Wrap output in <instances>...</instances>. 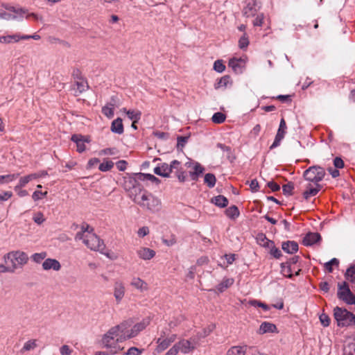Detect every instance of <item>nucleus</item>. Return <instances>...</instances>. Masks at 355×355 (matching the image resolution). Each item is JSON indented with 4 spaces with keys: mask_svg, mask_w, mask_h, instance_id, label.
Segmentation results:
<instances>
[{
    "mask_svg": "<svg viewBox=\"0 0 355 355\" xmlns=\"http://www.w3.org/2000/svg\"><path fill=\"white\" fill-rule=\"evenodd\" d=\"M150 324V319L146 318L135 324L131 329H128L132 324L131 321H124L119 324L112 327L108 331V334L104 339L107 346H111L113 336L117 337L116 341L121 343L128 339L135 337L140 331H143Z\"/></svg>",
    "mask_w": 355,
    "mask_h": 355,
    "instance_id": "f257e3e1",
    "label": "nucleus"
},
{
    "mask_svg": "<svg viewBox=\"0 0 355 355\" xmlns=\"http://www.w3.org/2000/svg\"><path fill=\"white\" fill-rule=\"evenodd\" d=\"M135 180H130L132 188L129 189V196L143 209L151 212H158L162 208L161 200L152 193L144 190L141 186L135 185Z\"/></svg>",
    "mask_w": 355,
    "mask_h": 355,
    "instance_id": "f03ea898",
    "label": "nucleus"
},
{
    "mask_svg": "<svg viewBox=\"0 0 355 355\" xmlns=\"http://www.w3.org/2000/svg\"><path fill=\"white\" fill-rule=\"evenodd\" d=\"M89 227H82V231L76 235V240H81L83 243L90 250L104 253V243L92 231L89 230Z\"/></svg>",
    "mask_w": 355,
    "mask_h": 355,
    "instance_id": "7ed1b4c3",
    "label": "nucleus"
},
{
    "mask_svg": "<svg viewBox=\"0 0 355 355\" xmlns=\"http://www.w3.org/2000/svg\"><path fill=\"white\" fill-rule=\"evenodd\" d=\"M6 264L10 263L12 266H23L28 261V254L20 250L11 251L3 257Z\"/></svg>",
    "mask_w": 355,
    "mask_h": 355,
    "instance_id": "20e7f679",
    "label": "nucleus"
},
{
    "mask_svg": "<svg viewBox=\"0 0 355 355\" xmlns=\"http://www.w3.org/2000/svg\"><path fill=\"white\" fill-rule=\"evenodd\" d=\"M334 317L338 326H349L355 324V315L345 309L336 307Z\"/></svg>",
    "mask_w": 355,
    "mask_h": 355,
    "instance_id": "39448f33",
    "label": "nucleus"
},
{
    "mask_svg": "<svg viewBox=\"0 0 355 355\" xmlns=\"http://www.w3.org/2000/svg\"><path fill=\"white\" fill-rule=\"evenodd\" d=\"M325 175V171L319 166H310L304 172V178L309 182L318 184Z\"/></svg>",
    "mask_w": 355,
    "mask_h": 355,
    "instance_id": "423d86ee",
    "label": "nucleus"
},
{
    "mask_svg": "<svg viewBox=\"0 0 355 355\" xmlns=\"http://www.w3.org/2000/svg\"><path fill=\"white\" fill-rule=\"evenodd\" d=\"M108 334V331L104 334L101 339V345L103 348L109 349V352H96L95 353V355H114L120 352L121 351L123 350L124 347L121 346L120 343L121 341H116V338L113 336L112 342L110 343V347L107 346L105 343H104V339Z\"/></svg>",
    "mask_w": 355,
    "mask_h": 355,
    "instance_id": "0eeeda50",
    "label": "nucleus"
},
{
    "mask_svg": "<svg viewBox=\"0 0 355 355\" xmlns=\"http://www.w3.org/2000/svg\"><path fill=\"white\" fill-rule=\"evenodd\" d=\"M338 297L348 304H355V295L351 292L347 282L338 284Z\"/></svg>",
    "mask_w": 355,
    "mask_h": 355,
    "instance_id": "6e6552de",
    "label": "nucleus"
},
{
    "mask_svg": "<svg viewBox=\"0 0 355 355\" xmlns=\"http://www.w3.org/2000/svg\"><path fill=\"white\" fill-rule=\"evenodd\" d=\"M180 164V162L178 160H173L170 165L166 163H163L161 166L155 168L154 173L158 175L168 178L173 169L178 168Z\"/></svg>",
    "mask_w": 355,
    "mask_h": 355,
    "instance_id": "1a4fd4ad",
    "label": "nucleus"
},
{
    "mask_svg": "<svg viewBox=\"0 0 355 355\" xmlns=\"http://www.w3.org/2000/svg\"><path fill=\"white\" fill-rule=\"evenodd\" d=\"M9 12L1 11L0 18L6 20L16 19L26 13L22 8H16L13 6L6 7Z\"/></svg>",
    "mask_w": 355,
    "mask_h": 355,
    "instance_id": "9d476101",
    "label": "nucleus"
},
{
    "mask_svg": "<svg viewBox=\"0 0 355 355\" xmlns=\"http://www.w3.org/2000/svg\"><path fill=\"white\" fill-rule=\"evenodd\" d=\"M175 344L180 352L183 354H188L196 349L198 341L196 339H182Z\"/></svg>",
    "mask_w": 355,
    "mask_h": 355,
    "instance_id": "9b49d317",
    "label": "nucleus"
},
{
    "mask_svg": "<svg viewBox=\"0 0 355 355\" xmlns=\"http://www.w3.org/2000/svg\"><path fill=\"white\" fill-rule=\"evenodd\" d=\"M177 336L175 334H172L167 338H159L157 340V347L155 348V352L158 354L162 353L165 349H166L171 343L175 342L176 340Z\"/></svg>",
    "mask_w": 355,
    "mask_h": 355,
    "instance_id": "f8f14e48",
    "label": "nucleus"
},
{
    "mask_svg": "<svg viewBox=\"0 0 355 355\" xmlns=\"http://www.w3.org/2000/svg\"><path fill=\"white\" fill-rule=\"evenodd\" d=\"M286 123L284 119H282L279 123V127L278 128L277 135L275 136V140L272 144L270 146V148L272 149L279 146L281 141L284 139L285 134L286 132Z\"/></svg>",
    "mask_w": 355,
    "mask_h": 355,
    "instance_id": "ddd939ff",
    "label": "nucleus"
},
{
    "mask_svg": "<svg viewBox=\"0 0 355 355\" xmlns=\"http://www.w3.org/2000/svg\"><path fill=\"white\" fill-rule=\"evenodd\" d=\"M118 106V99L116 97H112L110 102H108L102 108L103 114L108 118H112L114 116V110Z\"/></svg>",
    "mask_w": 355,
    "mask_h": 355,
    "instance_id": "4468645a",
    "label": "nucleus"
},
{
    "mask_svg": "<svg viewBox=\"0 0 355 355\" xmlns=\"http://www.w3.org/2000/svg\"><path fill=\"white\" fill-rule=\"evenodd\" d=\"M28 37H22L19 33L0 36V44H10L17 43L21 40H27Z\"/></svg>",
    "mask_w": 355,
    "mask_h": 355,
    "instance_id": "2eb2a0df",
    "label": "nucleus"
},
{
    "mask_svg": "<svg viewBox=\"0 0 355 355\" xmlns=\"http://www.w3.org/2000/svg\"><path fill=\"white\" fill-rule=\"evenodd\" d=\"M71 140L76 144L77 151L79 153H83L85 150V142L89 143V139L87 138H85L83 136L80 135H73L71 137Z\"/></svg>",
    "mask_w": 355,
    "mask_h": 355,
    "instance_id": "dca6fc26",
    "label": "nucleus"
},
{
    "mask_svg": "<svg viewBox=\"0 0 355 355\" xmlns=\"http://www.w3.org/2000/svg\"><path fill=\"white\" fill-rule=\"evenodd\" d=\"M88 89V84L86 80L81 77L77 78L73 87L74 95L78 96Z\"/></svg>",
    "mask_w": 355,
    "mask_h": 355,
    "instance_id": "f3484780",
    "label": "nucleus"
},
{
    "mask_svg": "<svg viewBox=\"0 0 355 355\" xmlns=\"http://www.w3.org/2000/svg\"><path fill=\"white\" fill-rule=\"evenodd\" d=\"M125 292L124 285L121 282H116L114 285V296L117 303L123 298Z\"/></svg>",
    "mask_w": 355,
    "mask_h": 355,
    "instance_id": "a211bd4d",
    "label": "nucleus"
},
{
    "mask_svg": "<svg viewBox=\"0 0 355 355\" xmlns=\"http://www.w3.org/2000/svg\"><path fill=\"white\" fill-rule=\"evenodd\" d=\"M130 284L140 292H145L148 290V284L139 277H133Z\"/></svg>",
    "mask_w": 355,
    "mask_h": 355,
    "instance_id": "6ab92c4d",
    "label": "nucleus"
},
{
    "mask_svg": "<svg viewBox=\"0 0 355 355\" xmlns=\"http://www.w3.org/2000/svg\"><path fill=\"white\" fill-rule=\"evenodd\" d=\"M258 11L257 3L254 1H250L243 9V15L246 17H254Z\"/></svg>",
    "mask_w": 355,
    "mask_h": 355,
    "instance_id": "aec40b11",
    "label": "nucleus"
},
{
    "mask_svg": "<svg viewBox=\"0 0 355 355\" xmlns=\"http://www.w3.org/2000/svg\"><path fill=\"white\" fill-rule=\"evenodd\" d=\"M282 250L288 254H293L298 250V244L293 241L283 242L282 244Z\"/></svg>",
    "mask_w": 355,
    "mask_h": 355,
    "instance_id": "412c9836",
    "label": "nucleus"
},
{
    "mask_svg": "<svg viewBox=\"0 0 355 355\" xmlns=\"http://www.w3.org/2000/svg\"><path fill=\"white\" fill-rule=\"evenodd\" d=\"M321 239L318 233H309L303 239V244L306 246L312 245Z\"/></svg>",
    "mask_w": 355,
    "mask_h": 355,
    "instance_id": "4be33fe9",
    "label": "nucleus"
},
{
    "mask_svg": "<svg viewBox=\"0 0 355 355\" xmlns=\"http://www.w3.org/2000/svg\"><path fill=\"white\" fill-rule=\"evenodd\" d=\"M321 189V186L319 184H315V187H313L311 184L306 185V189L303 192L304 198L307 200L311 196H315Z\"/></svg>",
    "mask_w": 355,
    "mask_h": 355,
    "instance_id": "5701e85b",
    "label": "nucleus"
},
{
    "mask_svg": "<svg viewBox=\"0 0 355 355\" xmlns=\"http://www.w3.org/2000/svg\"><path fill=\"white\" fill-rule=\"evenodd\" d=\"M245 61L242 58H232L230 59L228 63L230 67L232 68V69L236 71H241L242 68L243 67Z\"/></svg>",
    "mask_w": 355,
    "mask_h": 355,
    "instance_id": "b1692460",
    "label": "nucleus"
},
{
    "mask_svg": "<svg viewBox=\"0 0 355 355\" xmlns=\"http://www.w3.org/2000/svg\"><path fill=\"white\" fill-rule=\"evenodd\" d=\"M234 282V279L230 277H225L223 281L216 286L218 293H223L226 289L230 288Z\"/></svg>",
    "mask_w": 355,
    "mask_h": 355,
    "instance_id": "393cba45",
    "label": "nucleus"
},
{
    "mask_svg": "<svg viewBox=\"0 0 355 355\" xmlns=\"http://www.w3.org/2000/svg\"><path fill=\"white\" fill-rule=\"evenodd\" d=\"M139 258L144 260H149L155 255V252L148 248H141L137 251Z\"/></svg>",
    "mask_w": 355,
    "mask_h": 355,
    "instance_id": "a878e982",
    "label": "nucleus"
},
{
    "mask_svg": "<svg viewBox=\"0 0 355 355\" xmlns=\"http://www.w3.org/2000/svg\"><path fill=\"white\" fill-rule=\"evenodd\" d=\"M232 81L229 76H223L214 85L216 89H226L228 87L232 86Z\"/></svg>",
    "mask_w": 355,
    "mask_h": 355,
    "instance_id": "bb28decb",
    "label": "nucleus"
},
{
    "mask_svg": "<svg viewBox=\"0 0 355 355\" xmlns=\"http://www.w3.org/2000/svg\"><path fill=\"white\" fill-rule=\"evenodd\" d=\"M216 324L211 323L208 324L207 327L203 328L201 331H199L197 333V338L201 339L206 338L211 333L216 329Z\"/></svg>",
    "mask_w": 355,
    "mask_h": 355,
    "instance_id": "cd10ccee",
    "label": "nucleus"
},
{
    "mask_svg": "<svg viewBox=\"0 0 355 355\" xmlns=\"http://www.w3.org/2000/svg\"><path fill=\"white\" fill-rule=\"evenodd\" d=\"M276 329L277 327L274 324L264 322L259 327V334H263L268 332L272 333L275 332Z\"/></svg>",
    "mask_w": 355,
    "mask_h": 355,
    "instance_id": "c85d7f7f",
    "label": "nucleus"
},
{
    "mask_svg": "<svg viewBox=\"0 0 355 355\" xmlns=\"http://www.w3.org/2000/svg\"><path fill=\"white\" fill-rule=\"evenodd\" d=\"M111 130L112 132L119 135L123 132V125L122 123V119L121 118H117L112 121L111 125Z\"/></svg>",
    "mask_w": 355,
    "mask_h": 355,
    "instance_id": "c756f323",
    "label": "nucleus"
},
{
    "mask_svg": "<svg viewBox=\"0 0 355 355\" xmlns=\"http://www.w3.org/2000/svg\"><path fill=\"white\" fill-rule=\"evenodd\" d=\"M345 355H355V338L349 339L344 348Z\"/></svg>",
    "mask_w": 355,
    "mask_h": 355,
    "instance_id": "7c9ffc66",
    "label": "nucleus"
},
{
    "mask_svg": "<svg viewBox=\"0 0 355 355\" xmlns=\"http://www.w3.org/2000/svg\"><path fill=\"white\" fill-rule=\"evenodd\" d=\"M246 346H234L227 352V355H245Z\"/></svg>",
    "mask_w": 355,
    "mask_h": 355,
    "instance_id": "2f4dec72",
    "label": "nucleus"
},
{
    "mask_svg": "<svg viewBox=\"0 0 355 355\" xmlns=\"http://www.w3.org/2000/svg\"><path fill=\"white\" fill-rule=\"evenodd\" d=\"M122 110L125 112L128 118L134 121V122H138L141 118V113L140 111L127 110L126 108H123Z\"/></svg>",
    "mask_w": 355,
    "mask_h": 355,
    "instance_id": "473e14b6",
    "label": "nucleus"
},
{
    "mask_svg": "<svg viewBox=\"0 0 355 355\" xmlns=\"http://www.w3.org/2000/svg\"><path fill=\"white\" fill-rule=\"evenodd\" d=\"M211 202L216 206L220 207H225L227 205L228 200L223 196H218L211 199Z\"/></svg>",
    "mask_w": 355,
    "mask_h": 355,
    "instance_id": "72a5a7b5",
    "label": "nucleus"
},
{
    "mask_svg": "<svg viewBox=\"0 0 355 355\" xmlns=\"http://www.w3.org/2000/svg\"><path fill=\"white\" fill-rule=\"evenodd\" d=\"M300 271V269L293 270V268H282L281 273L286 277L291 278L293 275H298Z\"/></svg>",
    "mask_w": 355,
    "mask_h": 355,
    "instance_id": "f704fd0d",
    "label": "nucleus"
},
{
    "mask_svg": "<svg viewBox=\"0 0 355 355\" xmlns=\"http://www.w3.org/2000/svg\"><path fill=\"white\" fill-rule=\"evenodd\" d=\"M203 167L200 164L196 163L193 166V171L190 172L192 180H196L198 176L203 173Z\"/></svg>",
    "mask_w": 355,
    "mask_h": 355,
    "instance_id": "c9c22d12",
    "label": "nucleus"
},
{
    "mask_svg": "<svg viewBox=\"0 0 355 355\" xmlns=\"http://www.w3.org/2000/svg\"><path fill=\"white\" fill-rule=\"evenodd\" d=\"M345 276L348 282L355 284V268H347Z\"/></svg>",
    "mask_w": 355,
    "mask_h": 355,
    "instance_id": "e433bc0d",
    "label": "nucleus"
},
{
    "mask_svg": "<svg viewBox=\"0 0 355 355\" xmlns=\"http://www.w3.org/2000/svg\"><path fill=\"white\" fill-rule=\"evenodd\" d=\"M226 215L231 218H235L239 216V211L236 206H232L225 210Z\"/></svg>",
    "mask_w": 355,
    "mask_h": 355,
    "instance_id": "4c0bfd02",
    "label": "nucleus"
},
{
    "mask_svg": "<svg viewBox=\"0 0 355 355\" xmlns=\"http://www.w3.org/2000/svg\"><path fill=\"white\" fill-rule=\"evenodd\" d=\"M216 179L214 174L207 173L205 175V183L207 184V185L209 188H212L214 187V185L216 184Z\"/></svg>",
    "mask_w": 355,
    "mask_h": 355,
    "instance_id": "58836bf2",
    "label": "nucleus"
},
{
    "mask_svg": "<svg viewBox=\"0 0 355 355\" xmlns=\"http://www.w3.org/2000/svg\"><path fill=\"white\" fill-rule=\"evenodd\" d=\"M19 176V174H9L6 175H0V184L4 183H9L14 180L17 179Z\"/></svg>",
    "mask_w": 355,
    "mask_h": 355,
    "instance_id": "ea45409f",
    "label": "nucleus"
},
{
    "mask_svg": "<svg viewBox=\"0 0 355 355\" xmlns=\"http://www.w3.org/2000/svg\"><path fill=\"white\" fill-rule=\"evenodd\" d=\"M33 220L36 224L40 225L46 220V218L42 212L37 211L33 214Z\"/></svg>",
    "mask_w": 355,
    "mask_h": 355,
    "instance_id": "a19ab883",
    "label": "nucleus"
},
{
    "mask_svg": "<svg viewBox=\"0 0 355 355\" xmlns=\"http://www.w3.org/2000/svg\"><path fill=\"white\" fill-rule=\"evenodd\" d=\"M225 119L226 116L223 113L216 112L212 116L211 120L214 123L219 124L223 123Z\"/></svg>",
    "mask_w": 355,
    "mask_h": 355,
    "instance_id": "79ce46f5",
    "label": "nucleus"
},
{
    "mask_svg": "<svg viewBox=\"0 0 355 355\" xmlns=\"http://www.w3.org/2000/svg\"><path fill=\"white\" fill-rule=\"evenodd\" d=\"M46 252H42L40 253H35L33 254L31 259L35 263L39 264L41 263L42 260L46 259Z\"/></svg>",
    "mask_w": 355,
    "mask_h": 355,
    "instance_id": "37998d69",
    "label": "nucleus"
},
{
    "mask_svg": "<svg viewBox=\"0 0 355 355\" xmlns=\"http://www.w3.org/2000/svg\"><path fill=\"white\" fill-rule=\"evenodd\" d=\"M29 182L30 178L28 175L20 178L18 184L14 187L15 190H17L19 188L24 187Z\"/></svg>",
    "mask_w": 355,
    "mask_h": 355,
    "instance_id": "c03bdc74",
    "label": "nucleus"
},
{
    "mask_svg": "<svg viewBox=\"0 0 355 355\" xmlns=\"http://www.w3.org/2000/svg\"><path fill=\"white\" fill-rule=\"evenodd\" d=\"M36 347H37L36 340H30L24 344L22 349H21V352L29 351V350L33 349Z\"/></svg>",
    "mask_w": 355,
    "mask_h": 355,
    "instance_id": "a18cd8bd",
    "label": "nucleus"
},
{
    "mask_svg": "<svg viewBox=\"0 0 355 355\" xmlns=\"http://www.w3.org/2000/svg\"><path fill=\"white\" fill-rule=\"evenodd\" d=\"M294 189V184L293 182H288L286 184L283 185L282 191L284 194L291 196L293 194V190Z\"/></svg>",
    "mask_w": 355,
    "mask_h": 355,
    "instance_id": "49530a36",
    "label": "nucleus"
},
{
    "mask_svg": "<svg viewBox=\"0 0 355 355\" xmlns=\"http://www.w3.org/2000/svg\"><path fill=\"white\" fill-rule=\"evenodd\" d=\"M114 166V163L112 161H106L105 162L101 163L99 165V170L101 171H110Z\"/></svg>",
    "mask_w": 355,
    "mask_h": 355,
    "instance_id": "de8ad7c7",
    "label": "nucleus"
},
{
    "mask_svg": "<svg viewBox=\"0 0 355 355\" xmlns=\"http://www.w3.org/2000/svg\"><path fill=\"white\" fill-rule=\"evenodd\" d=\"M214 69L217 72L222 73L225 71V66L224 65L222 60H218L214 62Z\"/></svg>",
    "mask_w": 355,
    "mask_h": 355,
    "instance_id": "09e8293b",
    "label": "nucleus"
},
{
    "mask_svg": "<svg viewBox=\"0 0 355 355\" xmlns=\"http://www.w3.org/2000/svg\"><path fill=\"white\" fill-rule=\"evenodd\" d=\"M249 44V40L246 35V33H244L243 35L239 39V46L240 49H245L246 48Z\"/></svg>",
    "mask_w": 355,
    "mask_h": 355,
    "instance_id": "8fccbe9b",
    "label": "nucleus"
},
{
    "mask_svg": "<svg viewBox=\"0 0 355 355\" xmlns=\"http://www.w3.org/2000/svg\"><path fill=\"white\" fill-rule=\"evenodd\" d=\"M118 153V150L115 148H108L103 150H101L99 152V155H114Z\"/></svg>",
    "mask_w": 355,
    "mask_h": 355,
    "instance_id": "3c124183",
    "label": "nucleus"
},
{
    "mask_svg": "<svg viewBox=\"0 0 355 355\" xmlns=\"http://www.w3.org/2000/svg\"><path fill=\"white\" fill-rule=\"evenodd\" d=\"M42 266H60V264L56 259H46L42 263Z\"/></svg>",
    "mask_w": 355,
    "mask_h": 355,
    "instance_id": "603ef678",
    "label": "nucleus"
},
{
    "mask_svg": "<svg viewBox=\"0 0 355 355\" xmlns=\"http://www.w3.org/2000/svg\"><path fill=\"white\" fill-rule=\"evenodd\" d=\"M47 191L42 192L40 191H35L32 195V198L34 201H37L41 199V196L46 197L47 196Z\"/></svg>",
    "mask_w": 355,
    "mask_h": 355,
    "instance_id": "864d4df0",
    "label": "nucleus"
},
{
    "mask_svg": "<svg viewBox=\"0 0 355 355\" xmlns=\"http://www.w3.org/2000/svg\"><path fill=\"white\" fill-rule=\"evenodd\" d=\"M149 232H150L149 228L146 226H144L138 230L137 235L139 237L143 238V237L147 236L149 234Z\"/></svg>",
    "mask_w": 355,
    "mask_h": 355,
    "instance_id": "5fc2aeb1",
    "label": "nucleus"
},
{
    "mask_svg": "<svg viewBox=\"0 0 355 355\" xmlns=\"http://www.w3.org/2000/svg\"><path fill=\"white\" fill-rule=\"evenodd\" d=\"M320 320L324 327H328L329 325L330 318L327 315L324 313L321 314L320 315Z\"/></svg>",
    "mask_w": 355,
    "mask_h": 355,
    "instance_id": "6e6d98bb",
    "label": "nucleus"
},
{
    "mask_svg": "<svg viewBox=\"0 0 355 355\" xmlns=\"http://www.w3.org/2000/svg\"><path fill=\"white\" fill-rule=\"evenodd\" d=\"M178 171L176 172L177 177L180 182H184L187 180V174L182 169L176 168Z\"/></svg>",
    "mask_w": 355,
    "mask_h": 355,
    "instance_id": "4d7b16f0",
    "label": "nucleus"
},
{
    "mask_svg": "<svg viewBox=\"0 0 355 355\" xmlns=\"http://www.w3.org/2000/svg\"><path fill=\"white\" fill-rule=\"evenodd\" d=\"M263 18L264 17L263 14H258L255 19L253 21V25L255 26H261L263 24Z\"/></svg>",
    "mask_w": 355,
    "mask_h": 355,
    "instance_id": "13d9d810",
    "label": "nucleus"
},
{
    "mask_svg": "<svg viewBox=\"0 0 355 355\" xmlns=\"http://www.w3.org/2000/svg\"><path fill=\"white\" fill-rule=\"evenodd\" d=\"M250 303L252 306L261 307L266 311H268L269 309V307L267 304L260 302H258L257 300H252L250 302Z\"/></svg>",
    "mask_w": 355,
    "mask_h": 355,
    "instance_id": "bf43d9fd",
    "label": "nucleus"
},
{
    "mask_svg": "<svg viewBox=\"0 0 355 355\" xmlns=\"http://www.w3.org/2000/svg\"><path fill=\"white\" fill-rule=\"evenodd\" d=\"M12 196V193L11 191H3L0 193V200L1 201H6L10 199Z\"/></svg>",
    "mask_w": 355,
    "mask_h": 355,
    "instance_id": "052dcab7",
    "label": "nucleus"
},
{
    "mask_svg": "<svg viewBox=\"0 0 355 355\" xmlns=\"http://www.w3.org/2000/svg\"><path fill=\"white\" fill-rule=\"evenodd\" d=\"M334 165L337 168H342L344 166V162L340 157H336L334 160Z\"/></svg>",
    "mask_w": 355,
    "mask_h": 355,
    "instance_id": "680f3d73",
    "label": "nucleus"
},
{
    "mask_svg": "<svg viewBox=\"0 0 355 355\" xmlns=\"http://www.w3.org/2000/svg\"><path fill=\"white\" fill-rule=\"evenodd\" d=\"M179 352L178 346L175 344L164 355H177Z\"/></svg>",
    "mask_w": 355,
    "mask_h": 355,
    "instance_id": "e2e57ef3",
    "label": "nucleus"
},
{
    "mask_svg": "<svg viewBox=\"0 0 355 355\" xmlns=\"http://www.w3.org/2000/svg\"><path fill=\"white\" fill-rule=\"evenodd\" d=\"M250 187L253 192L257 191L259 189L258 181L256 179L252 180L250 183Z\"/></svg>",
    "mask_w": 355,
    "mask_h": 355,
    "instance_id": "0e129e2a",
    "label": "nucleus"
},
{
    "mask_svg": "<svg viewBox=\"0 0 355 355\" xmlns=\"http://www.w3.org/2000/svg\"><path fill=\"white\" fill-rule=\"evenodd\" d=\"M100 162L98 158H92L89 160L87 164V168H92Z\"/></svg>",
    "mask_w": 355,
    "mask_h": 355,
    "instance_id": "69168bd1",
    "label": "nucleus"
},
{
    "mask_svg": "<svg viewBox=\"0 0 355 355\" xmlns=\"http://www.w3.org/2000/svg\"><path fill=\"white\" fill-rule=\"evenodd\" d=\"M71 353V350L69 349L68 345H63L60 348V354L62 355H70Z\"/></svg>",
    "mask_w": 355,
    "mask_h": 355,
    "instance_id": "338daca9",
    "label": "nucleus"
},
{
    "mask_svg": "<svg viewBox=\"0 0 355 355\" xmlns=\"http://www.w3.org/2000/svg\"><path fill=\"white\" fill-rule=\"evenodd\" d=\"M126 165L127 162L124 160H120L116 163V167L121 171H123L126 168Z\"/></svg>",
    "mask_w": 355,
    "mask_h": 355,
    "instance_id": "774afa93",
    "label": "nucleus"
}]
</instances>
